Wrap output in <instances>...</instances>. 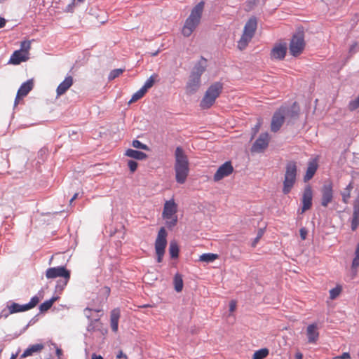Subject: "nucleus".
<instances>
[{
	"label": "nucleus",
	"mask_w": 359,
	"mask_h": 359,
	"mask_svg": "<svg viewBox=\"0 0 359 359\" xmlns=\"http://www.w3.org/2000/svg\"><path fill=\"white\" fill-rule=\"evenodd\" d=\"M204 4L203 1H201L191 10L190 15L186 20L182 29V33L184 36H189L199 25Z\"/></svg>",
	"instance_id": "f257e3e1"
},
{
	"label": "nucleus",
	"mask_w": 359,
	"mask_h": 359,
	"mask_svg": "<svg viewBox=\"0 0 359 359\" xmlns=\"http://www.w3.org/2000/svg\"><path fill=\"white\" fill-rule=\"evenodd\" d=\"M205 60L203 59V63L199 62L195 65L191 72L189 81L186 85V93L192 95L195 93L201 86V76L205 71Z\"/></svg>",
	"instance_id": "f03ea898"
},
{
	"label": "nucleus",
	"mask_w": 359,
	"mask_h": 359,
	"mask_svg": "<svg viewBox=\"0 0 359 359\" xmlns=\"http://www.w3.org/2000/svg\"><path fill=\"white\" fill-rule=\"evenodd\" d=\"M297 175V165L295 161H291L287 163L283 181L282 191L284 194H288L293 189Z\"/></svg>",
	"instance_id": "7ed1b4c3"
},
{
	"label": "nucleus",
	"mask_w": 359,
	"mask_h": 359,
	"mask_svg": "<svg viewBox=\"0 0 359 359\" xmlns=\"http://www.w3.org/2000/svg\"><path fill=\"white\" fill-rule=\"evenodd\" d=\"M222 90L223 84L221 82H215L210 85L200 102L201 108L203 109H210L215 104Z\"/></svg>",
	"instance_id": "20e7f679"
},
{
	"label": "nucleus",
	"mask_w": 359,
	"mask_h": 359,
	"mask_svg": "<svg viewBox=\"0 0 359 359\" xmlns=\"http://www.w3.org/2000/svg\"><path fill=\"white\" fill-rule=\"evenodd\" d=\"M177 210L178 205L173 198L165 202L162 217L165 220V225L168 229H172L177 225Z\"/></svg>",
	"instance_id": "39448f33"
},
{
	"label": "nucleus",
	"mask_w": 359,
	"mask_h": 359,
	"mask_svg": "<svg viewBox=\"0 0 359 359\" xmlns=\"http://www.w3.org/2000/svg\"><path fill=\"white\" fill-rule=\"evenodd\" d=\"M167 231L164 227H161L157 235L155 241V250L157 255V262L161 263L165 254V249L167 245Z\"/></svg>",
	"instance_id": "423d86ee"
},
{
	"label": "nucleus",
	"mask_w": 359,
	"mask_h": 359,
	"mask_svg": "<svg viewBox=\"0 0 359 359\" xmlns=\"http://www.w3.org/2000/svg\"><path fill=\"white\" fill-rule=\"evenodd\" d=\"M46 277L48 279H54L56 278H62V287L67 285L70 279V271L65 266H57L48 268L46 271Z\"/></svg>",
	"instance_id": "0eeeda50"
},
{
	"label": "nucleus",
	"mask_w": 359,
	"mask_h": 359,
	"mask_svg": "<svg viewBox=\"0 0 359 359\" xmlns=\"http://www.w3.org/2000/svg\"><path fill=\"white\" fill-rule=\"evenodd\" d=\"M304 47L305 41L303 34L298 33L293 35L289 46L290 54L294 57H297L303 52Z\"/></svg>",
	"instance_id": "6e6552de"
},
{
	"label": "nucleus",
	"mask_w": 359,
	"mask_h": 359,
	"mask_svg": "<svg viewBox=\"0 0 359 359\" xmlns=\"http://www.w3.org/2000/svg\"><path fill=\"white\" fill-rule=\"evenodd\" d=\"M285 111V107H280L274 113L271 123L272 132L276 133L278 131L284 123Z\"/></svg>",
	"instance_id": "1a4fd4ad"
},
{
	"label": "nucleus",
	"mask_w": 359,
	"mask_h": 359,
	"mask_svg": "<svg viewBox=\"0 0 359 359\" xmlns=\"http://www.w3.org/2000/svg\"><path fill=\"white\" fill-rule=\"evenodd\" d=\"M39 302V297L36 296H34L31 299L30 302L28 304L20 305L17 303H12L8 307L10 313H18V312L26 311L31 309H33L38 304Z\"/></svg>",
	"instance_id": "9d476101"
},
{
	"label": "nucleus",
	"mask_w": 359,
	"mask_h": 359,
	"mask_svg": "<svg viewBox=\"0 0 359 359\" xmlns=\"http://www.w3.org/2000/svg\"><path fill=\"white\" fill-rule=\"evenodd\" d=\"M270 137L268 133H262L252 146L251 151L263 152L269 146Z\"/></svg>",
	"instance_id": "9b49d317"
},
{
	"label": "nucleus",
	"mask_w": 359,
	"mask_h": 359,
	"mask_svg": "<svg viewBox=\"0 0 359 359\" xmlns=\"http://www.w3.org/2000/svg\"><path fill=\"white\" fill-rule=\"evenodd\" d=\"M233 171V168L230 161H226L219 167L215 173L213 180L215 182H219L223 178L229 176Z\"/></svg>",
	"instance_id": "f8f14e48"
},
{
	"label": "nucleus",
	"mask_w": 359,
	"mask_h": 359,
	"mask_svg": "<svg viewBox=\"0 0 359 359\" xmlns=\"http://www.w3.org/2000/svg\"><path fill=\"white\" fill-rule=\"evenodd\" d=\"M312 198H313V191L311 187L308 185L304 188L302 198V211L301 213H304L305 211L311 209L312 206Z\"/></svg>",
	"instance_id": "ddd939ff"
},
{
	"label": "nucleus",
	"mask_w": 359,
	"mask_h": 359,
	"mask_svg": "<svg viewBox=\"0 0 359 359\" xmlns=\"http://www.w3.org/2000/svg\"><path fill=\"white\" fill-rule=\"evenodd\" d=\"M287 43H276L271 50V58L273 60H283L287 53Z\"/></svg>",
	"instance_id": "4468645a"
},
{
	"label": "nucleus",
	"mask_w": 359,
	"mask_h": 359,
	"mask_svg": "<svg viewBox=\"0 0 359 359\" xmlns=\"http://www.w3.org/2000/svg\"><path fill=\"white\" fill-rule=\"evenodd\" d=\"M322 200L321 205L324 207H327L328 204L332 201L333 191L331 183H327L322 187Z\"/></svg>",
	"instance_id": "2eb2a0df"
},
{
	"label": "nucleus",
	"mask_w": 359,
	"mask_h": 359,
	"mask_svg": "<svg viewBox=\"0 0 359 359\" xmlns=\"http://www.w3.org/2000/svg\"><path fill=\"white\" fill-rule=\"evenodd\" d=\"M175 165H189V158L184 150L177 147L175 151Z\"/></svg>",
	"instance_id": "dca6fc26"
},
{
	"label": "nucleus",
	"mask_w": 359,
	"mask_h": 359,
	"mask_svg": "<svg viewBox=\"0 0 359 359\" xmlns=\"http://www.w3.org/2000/svg\"><path fill=\"white\" fill-rule=\"evenodd\" d=\"M175 179L177 183L184 184L189 175V165H174Z\"/></svg>",
	"instance_id": "f3484780"
},
{
	"label": "nucleus",
	"mask_w": 359,
	"mask_h": 359,
	"mask_svg": "<svg viewBox=\"0 0 359 359\" xmlns=\"http://www.w3.org/2000/svg\"><path fill=\"white\" fill-rule=\"evenodd\" d=\"M34 83L32 80H28L23 83L18 90L16 97L15 100V104H18L19 100L25 97L33 88Z\"/></svg>",
	"instance_id": "a211bd4d"
},
{
	"label": "nucleus",
	"mask_w": 359,
	"mask_h": 359,
	"mask_svg": "<svg viewBox=\"0 0 359 359\" xmlns=\"http://www.w3.org/2000/svg\"><path fill=\"white\" fill-rule=\"evenodd\" d=\"M306 337L309 344H316L319 338L318 327L316 323L310 324L306 327Z\"/></svg>",
	"instance_id": "6ab92c4d"
},
{
	"label": "nucleus",
	"mask_w": 359,
	"mask_h": 359,
	"mask_svg": "<svg viewBox=\"0 0 359 359\" xmlns=\"http://www.w3.org/2000/svg\"><path fill=\"white\" fill-rule=\"evenodd\" d=\"M74 80L72 76H67L65 80L61 82L56 89L57 97L64 95L73 85Z\"/></svg>",
	"instance_id": "aec40b11"
},
{
	"label": "nucleus",
	"mask_w": 359,
	"mask_h": 359,
	"mask_svg": "<svg viewBox=\"0 0 359 359\" xmlns=\"http://www.w3.org/2000/svg\"><path fill=\"white\" fill-rule=\"evenodd\" d=\"M257 19L255 17L250 18L245 25L243 34L253 37L257 29Z\"/></svg>",
	"instance_id": "412c9836"
},
{
	"label": "nucleus",
	"mask_w": 359,
	"mask_h": 359,
	"mask_svg": "<svg viewBox=\"0 0 359 359\" xmlns=\"http://www.w3.org/2000/svg\"><path fill=\"white\" fill-rule=\"evenodd\" d=\"M359 225V195L356 197L353 203V212L351 221V229L355 231Z\"/></svg>",
	"instance_id": "4be33fe9"
},
{
	"label": "nucleus",
	"mask_w": 359,
	"mask_h": 359,
	"mask_svg": "<svg viewBox=\"0 0 359 359\" xmlns=\"http://www.w3.org/2000/svg\"><path fill=\"white\" fill-rule=\"evenodd\" d=\"M359 225V195L356 197L353 203V212L351 221V229L355 231Z\"/></svg>",
	"instance_id": "5701e85b"
},
{
	"label": "nucleus",
	"mask_w": 359,
	"mask_h": 359,
	"mask_svg": "<svg viewBox=\"0 0 359 359\" xmlns=\"http://www.w3.org/2000/svg\"><path fill=\"white\" fill-rule=\"evenodd\" d=\"M318 165L317 160L314 159L309 162L306 174L304 176V181L305 182L312 179L318 169Z\"/></svg>",
	"instance_id": "b1692460"
},
{
	"label": "nucleus",
	"mask_w": 359,
	"mask_h": 359,
	"mask_svg": "<svg viewBox=\"0 0 359 359\" xmlns=\"http://www.w3.org/2000/svg\"><path fill=\"white\" fill-rule=\"evenodd\" d=\"M28 59L27 55L22 50H15L12 54L9 62L13 65H19Z\"/></svg>",
	"instance_id": "393cba45"
},
{
	"label": "nucleus",
	"mask_w": 359,
	"mask_h": 359,
	"mask_svg": "<svg viewBox=\"0 0 359 359\" xmlns=\"http://www.w3.org/2000/svg\"><path fill=\"white\" fill-rule=\"evenodd\" d=\"M44 348L42 344H36L29 346L27 349L25 350L24 353L21 355V358H25L27 357L32 355L34 353L41 352Z\"/></svg>",
	"instance_id": "a878e982"
},
{
	"label": "nucleus",
	"mask_w": 359,
	"mask_h": 359,
	"mask_svg": "<svg viewBox=\"0 0 359 359\" xmlns=\"http://www.w3.org/2000/svg\"><path fill=\"white\" fill-rule=\"evenodd\" d=\"M119 318H120V310H119V309H113L111 311L110 323H111V330L114 332H116L118 331Z\"/></svg>",
	"instance_id": "bb28decb"
},
{
	"label": "nucleus",
	"mask_w": 359,
	"mask_h": 359,
	"mask_svg": "<svg viewBox=\"0 0 359 359\" xmlns=\"http://www.w3.org/2000/svg\"><path fill=\"white\" fill-rule=\"evenodd\" d=\"M125 155L137 160H144L147 158V155L145 153L132 149H127Z\"/></svg>",
	"instance_id": "cd10ccee"
},
{
	"label": "nucleus",
	"mask_w": 359,
	"mask_h": 359,
	"mask_svg": "<svg viewBox=\"0 0 359 359\" xmlns=\"http://www.w3.org/2000/svg\"><path fill=\"white\" fill-rule=\"evenodd\" d=\"M252 39V36L243 34L240 40L238 41V48L241 50L245 49Z\"/></svg>",
	"instance_id": "c85d7f7f"
},
{
	"label": "nucleus",
	"mask_w": 359,
	"mask_h": 359,
	"mask_svg": "<svg viewBox=\"0 0 359 359\" xmlns=\"http://www.w3.org/2000/svg\"><path fill=\"white\" fill-rule=\"evenodd\" d=\"M179 246L175 241H170L169 245V253L171 258H177L179 256Z\"/></svg>",
	"instance_id": "c756f323"
},
{
	"label": "nucleus",
	"mask_w": 359,
	"mask_h": 359,
	"mask_svg": "<svg viewBox=\"0 0 359 359\" xmlns=\"http://www.w3.org/2000/svg\"><path fill=\"white\" fill-rule=\"evenodd\" d=\"M158 75L157 74H153L144 83V86L142 87L144 90L147 92V90L151 88L155 83V82L158 80Z\"/></svg>",
	"instance_id": "7c9ffc66"
},
{
	"label": "nucleus",
	"mask_w": 359,
	"mask_h": 359,
	"mask_svg": "<svg viewBox=\"0 0 359 359\" xmlns=\"http://www.w3.org/2000/svg\"><path fill=\"white\" fill-rule=\"evenodd\" d=\"M353 183L350 182L346 189L341 193L342 200L344 203H348L349 198H351V191L353 189Z\"/></svg>",
	"instance_id": "2f4dec72"
},
{
	"label": "nucleus",
	"mask_w": 359,
	"mask_h": 359,
	"mask_svg": "<svg viewBox=\"0 0 359 359\" xmlns=\"http://www.w3.org/2000/svg\"><path fill=\"white\" fill-rule=\"evenodd\" d=\"M174 285L175 290L180 292L182 290L183 288V280L181 275L177 273L174 277Z\"/></svg>",
	"instance_id": "473e14b6"
},
{
	"label": "nucleus",
	"mask_w": 359,
	"mask_h": 359,
	"mask_svg": "<svg viewBox=\"0 0 359 359\" xmlns=\"http://www.w3.org/2000/svg\"><path fill=\"white\" fill-rule=\"evenodd\" d=\"M218 258L217 254L205 253L200 256V261L205 262H212Z\"/></svg>",
	"instance_id": "72a5a7b5"
},
{
	"label": "nucleus",
	"mask_w": 359,
	"mask_h": 359,
	"mask_svg": "<svg viewBox=\"0 0 359 359\" xmlns=\"http://www.w3.org/2000/svg\"><path fill=\"white\" fill-rule=\"evenodd\" d=\"M269 350L267 348H262L256 351L252 356V359H264L269 355Z\"/></svg>",
	"instance_id": "f704fd0d"
},
{
	"label": "nucleus",
	"mask_w": 359,
	"mask_h": 359,
	"mask_svg": "<svg viewBox=\"0 0 359 359\" xmlns=\"http://www.w3.org/2000/svg\"><path fill=\"white\" fill-rule=\"evenodd\" d=\"M146 93L147 92L144 90L142 88H141L139 90H137L133 95L131 99L128 102V104L135 102L137 100H140L146 94Z\"/></svg>",
	"instance_id": "c9c22d12"
},
{
	"label": "nucleus",
	"mask_w": 359,
	"mask_h": 359,
	"mask_svg": "<svg viewBox=\"0 0 359 359\" xmlns=\"http://www.w3.org/2000/svg\"><path fill=\"white\" fill-rule=\"evenodd\" d=\"M55 300H56V298L53 297L52 299L47 300V301L44 302L43 303H42L39 306L41 311H42V312L46 311L48 309H50Z\"/></svg>",
	"instance_id": "e433bc0d"
},
{
	"label": "nucleus",
	"mask_w": 359,
	"mask_h": 359,
	"mask_svg": "<svg viewBox=\"0 0 359 359\" xmlns=\"http://www.w3.org/2000/svg\"><path fill=\"white\" fill-rule=\"evenodd\" d=\"M342 287L340 285H337L334 288L330 290V298L333 300L336 299L341 292Z\"/></svg>",
	"instance_id": "4c0bfd02"
},
{
	"label": "nucleus",
	"mask_w": 359,
	"mask_h": 359,
	"mask_svg": "<svg viewBox=\"0 0 359 359\" xmlns=\"http://www.w3.org/2000/svg\"><path fill=\"white\" fill-rule=\"evenodd\" d=\"M124 69H115L111 71L109 74L108 79L109 80H114V79L118 77L123 72Z\"/></svg>",
	"instance_id": "58836bf2"
},
{
	"label": "nucleus",
	"mask_w": 359,
	"mask_h": 359,
	"mask_svg": "<svg viewBox=\"0 0 359 359\" xmlns=\"http://www.w3.org/2000/svg\"><path fill=\"white\" fill-rule=\"evenodd\" d=\"M359 266V244L357 245L355 257L352 262V268L356 269Z\"/></svg>",
	"instance_id": "ea45409f"
},
{
	"label": "nucleus",
	"mask_w": 359,
	"mask_h": 359,
	"mask_svg": "<svg viewBox=\"0 0 359 359\" xmlns=\"http://www.w3.org/2000/svg\"><path fill=\"white\" fill-rule=\"evenodd\" d=\"M31 48V42L29 41H24L21 42L20 50L28 55V52Z\"/></svg>",
	"instance_id": "a19ab883"
},
{
	"label": "nucleus",
	"mask_w": 359,
	"mask_h": 359,
	"mask_svg": "<svg viewBox=\"0 0 359 359\" xmlns=\"http://www.w3.org/2000/svg\"><path fill=\"white\" fill-rule=\"evenodd\" d=\"M132 145L133 147L137 148V149H141L147 150V151H148L149 149V147L147 145L142 143L140 141H139L137 140H133L132 142Z\"/></svg>",
	"instance_id": "79ce46f5"
},
{
	"label": "nucleus",
	"mask_w": 359,
	"mask_h": 359,
	"mask_svg": "<svg viewBox=\"0 0 359 359\" xmlns=\"http://www.w3.org/2000/svg\"><path fill=\"white\" fill-rule=\"evenodd\" d=\"M359 107V95L353 100H351L348 104V109L354 111Z\"/></svg>",
	"instance_id": "37998d69"
},
{
	"label": "nucleus",
	"mask_w": 359,
	"mask_h": 359,
	"mask_svg": "<svg viewBox=\"0 0 359 359\" xmlns=\"http://www.w3.org/2000/svg\"><path fill=\"white\" fill-rule=\"evenodd\" d=\"M128 165L130 170L132 172H134L137 168L138 163L135 161L130 160L128 162Z\"/></svg>",
	"instance_id": "c03bdc74"
},
{
	"label": "nucleus",
	"mask_w": 359,
	"mask_h": 359,
	"mask_svg": "<svg viewBox=\"0 0 359 359\" xmlns=\"http://www.w3.org/2000/svg\"><path fill=\"white\" fill-rule=\"evenodd\" d=\"M258 4V1H255V0H248L246 1V5L248 6V10H251L255 6Z\"/></svg>",
	"instance_id": "a18cd8bd"
},
{
	"label": "nucleus",
	"mask_w": 359,
	"mask_h": 359,
	"mask_svg": "<svg viewBox=\"0 0 359 359\" xmlns=\"http://www.w3.org/2000/svg\"><path fill=\"white\" fill-rule=\"evenodd\" d=\"M307 233H308V231L306 228L302 227L300 229L299 234H300V237L302 240H305L306 238Z\"/></svg>",
	"instance_id": "49530a36"
},
{
	"label": "nucleus",
	"mask_w": 359,
	"mask_h": 359,
	"mask_svg": "<svg viewBox=\"0 0 359 359\" xmlns=\"http://www.w3.org/2000/svg\"><path fill=\"white\" fill-rule=\"evenodd\" d=\"M262 235H263V232L262 230H260L257 234V236L255 238V239L254 240V241L252 243V246L253 248H255L256 246L257 243H258V241H259V239L261 238Z\"/></svg>",
	"instance_id": "de8ad7c7"
},
{
	"label": "nucleus",
	"mask_w": 359,
	"mask_h": 359,
	"mask_svg": "<svg viewBox=\"0 0 359 359\" xmlns=\"http://www.w3.org/2000/svg\"><path fill=\"white\" fill-rule=\"evenodd\" d=\"M236 309V302L235 300H231L229 302V311L233 312Z\"/></svg>",
	"instance_id": "09e8293b"
},
{
	"label": "nucleus",
	"mask_w": 359,
	"mask_h": 359,
	"mask_svg": "<svg viewBox=\"0 0 359 359\" xmlns=\"http://www.w3.org/2000/svg\"><path fill=\"white\" fill-rule=\"evenodd\" d=\"M350 358V354L347 352H345L342 353L341 355L335 357L334 359H349Z\"/></svg>",
	"instance_id": "8fccbe9b"
},
{
	"label": "nucleus",
	"mask_w": 359,
	"mask_h": 359,
	"mask_svg": "<svg viewBox=\"0 0 359 359\" xmlns=\"http://www.w3.org/2000/svg\"><path fill=\"white\" fill-rule=\"evenodd\" d=\"M260 126H261V123H257V124L252 128L253 135H252V138H253L255 137V135H256V133L259 131Z\"/></svg>",
	"instance_id": "3c124183"
},
{
	"label": "nucleus",
	"mask_w": 359,
	"mask_h": 359,
	"mask_svg": "<svg viewBox=\"0 0 359 359\" xmlns=\"http://www.w3.org/2000/svg\"><path fill=\"white\" fill-rule=\"evenodd\" d=\"M116 358H117L118 359H120V358H126V359H127V358H128L127 355H126V354H124V353H123V351H119V353H118L117 354V355H116Z\"/></svg>",
	"instance_id": "603ef678"
},
{
	"label": "nucleus",
	"mask_w": 359,
	"mask_h": 359,
	"mask_svg": "<svg viewBox=\"0 0 359 359\" xmlns=\"http://www.w3.org/2000/svg\"><path fill=\"white\" fill-rule=\"evenodd\" d=\"M6 20L4 18L0 17V28H3L6 25Z\"/></svg>",
	"instance_id": "864d4df0"
},
{
	"label": "nucleus",
	"mask_w": 359,
	"mask_h": 359,
	"mask_svg": "<svg viewBox=\"0 0 359 359\" xmlns=\"http://www.w3.org/2000/svg\"><path fill=\"white\" fill-rule=\"evenodd\" d=\"M295 359H303V354L301 352H297Z\"/></svg>",
	"instance_id": "5fc2aeb1"
},
{
	"label": "nucleus",
	"mask_w": 359,
	"mask_h": 359,
	"mask_svg": "<svg viewBox=\"0 0 359 359\" xmlns=\"http://www.w3.org/2000/svg\"><path fill=\"white\" fill-rule=\"evenodd\" d=\"M91 359H103V358L100 355H96L95 353H93L92 355Z\"/></svg>",
	"instance_id": "6e6d98bb"
},
{
	"label": "nucleus",
	"mask_w": 359,
	"mask_h": 359,
	"mask_svg": "<svg viewBox=\"0 0 359 359\" xmlns=\"http://www.w3.org/2000/svg\"><path fill=\"white\" fill-rule=\"evenodd\" d=\"M78 195H79V194H78V193H75V194H74V196H72V198L70 199V201H69V202H70V203H72L74 200H76V199L77 198Z\"/></svg>",
	"instance_id": "4d7b16f0"
},
{
	"label": "nucleus",
	"mask_w": 359,
	"mask_h": 359,
	"mask_svg": "<svg viewBox=\"0 0 359 359\" xmlns=\"http://www.w3.org/2000/svg\"><path fill=\"white\" fill-rule=\"evenodd\" d=\"M104 290H105V291H106V293H107V294H109V293H110V288H109V287H104Z\"/></svg>",
	"instance_id": "13d9d810"
},
{
	"label": "nucleus",
	"mask_w": 359,
	"mask_h": 359,
	"mask_svg": "<svg viewBox=\"0 0 359 359\" xmlns=\"http://www.w3.org/2000/svg\"><path fill=\"white\" fill-rule=\"evenodd\" d=\"M17 355H18V353H15V354L13 353V354L11 355V356L10 359H16Z\"/></svg>",
	"instance_id": "bf43d9fd"
},
{
	"label": "nucleus",
	"mask_w": 359,
	"mask_h": 359,
	"mask_svg": "<svg viewBox=\"0 0 359 359\" xmlns=\"http://www.w3.org/2000/svg\"><path fill=\"white\" fill-rule=\"evenodd\" d=\"M151 306L149 304H145V305H143L141 307L142 308H147V307H150Z\"/></svg>",
	"instance_id": "052dcab7"
},
{
	"label": "nucleus",
	"mask_w": 359,
	"mask_h": 359,
	"mask_svg": "<svg viewBox=\"0 0 359 359\" xmlns=\"http://www.w3.org/2000/svg\"><path fill=\"white\" fill-rule=\"evenodd\" d=\"M157 54H158V51H156V52H155V53H151V55H152V56H156Z\"/></svg>",
	"instance_id": "680f3d73"
},
{
	"label": "nucleus",
	"mask_w": 359,
	"mask_h": 359,
	"mask_svg": "<svg viewBox=\"0 0 359 359\" xmlns=\"http://www.w3.org/2000/svg\"><path fill=\"white\" fill-rule=\"evenodd\" d=\"M355 46H356V44H355V45H354V46H353L351 47V50L353 48H354V47H355Z\"/></svg>",
	"instance_id": "e2e57ef3"
},
{
	"label": "nucleus",
	"mask_w": 359,
	"mask_h": 359,
	"mask_svg": "<svg viewBox=\"0 0 359 359\" xmlns=\"http://www.w3.org/2000/svg\"><path fill=\"white\" fill-rule=\"evenodd\" d=\"M255 1H258V2H259V0H255Z\"/></svg>",
	"instance_id": "0e129e2a"
}]
</instances>
